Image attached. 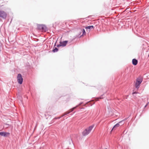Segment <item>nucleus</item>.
I'll list each match as a JSON object with an SVG mask.
<instances>
[{
  "mask_svg": "<svg viewBox=\"0 0 149 149\" xmlns=\"http://www.w3.org/2000/svg\"><path fill=\"white\" fill-rule=\"evenodd\" d=\"M143 80V78L141 76L139 77L136 79L135 86V88L137 90L139 88Z\"/></svg>",
  "mask_w": 149,
  "mask_h": 149,
  "instance_id": "obj_1",
  "label": "nucleus"
},
{
  "mask_svg": "<svg viewBox=\"0 0 149 149\" xmlns=\"http://www.w3.org/2000/svg\"><path fill=\"white\" fill-rule=\"evenodd\" d=\"M94 126V125L93 124L88 127L86 128L82 132V135L83 136H85L88 135L91 132Z\"/></svg>",
  "mask_w": 149,
  "mask_h": 149,
  "instance_id": "obj_2",
  "label": "nucleus"
},
{
  "mask_svg": "<svg viewBox=\"0 0 149 149\" xmlns=\"http://www.w3.org/2000/svg\"><path fill=\"white\" fill-rule=\"evenodd\" d=\"M17 79L18 84H22L23 79L21 74L19 73L17 74Z\"/></svg>",
  "mask_w": 149,
  "mask_h": 149,
  "instance_id": "obj_3",
  "label": "nucleus"
},
{
  "mask_svg": "<svg viewBox=\"0 0 149 149\" xmlns=\"http://www.w3.org/2000/svg\"><path fill=\"white\" fill-rule=\"evenodd\" d=\"M7 16V14L5 11L0 10V17L3 19H6Z\"/></svg>",
  "mask_w": 149,
  "mask_h": 149,
  "instance_id": "obj_4",
  "label": "nucleus"
},
{
  "mask_svg": "<svg viewBox=\"0 0 149 149\" xmlns=\"http://www.w3.org/2000/svg\"><path fill=\"white\" fill-rule=\"evenodd\" d=\"M82 103H83L82 102H81L78 105H77L76 106L74 107H73V108L70 109L68 111L65 112L64 113V114H63L64 115V116L68 114H69L70 112L73 111L74 110V109H75L76 108H77L78 107V106H80L82 104Z\"/></svg>",
  "mask_w": 149,
  "mask_h": 149,
  "instance_id": "obj_5",
  "label": "nucleus"
},
{
  "mask_svg": "<svg viewBox=\"0 0 149 149\" xmlns=\"http://www.w3.org/2000/svg\"><path fill=\"white\" fill-rule=\"evenodd\" d=\"M82 103H83L82 102H81L78 105H77L76 106L74 107H73V108L70 109L68 111L65 112L64 113V114H63L64 115V116L68 114H69L70 112L73 111L74 110V109H75L76 108H77L78 107V106H80L82 104Z\"/></svg>",
  "mask_w": 149,
  "mask_h": 149,
  "instance_id": "obj_6",
  "label": "nucleus"
},
{
  "mask_svg": "<svg viewBox=\"0 0 149 149\" xmlns=\"http://www.w3.org/2000/svg\"><path fill=\"white\" fill-rule=\"evenodd\" d=\"M0 135L1 136L5 137H9L10 135V133L8 132H0Z\"/></svg>",
  "mask_w": 149,
  "mask_h": 149,
  "instance_id": "obj_7",
  "label": "nucleus"
},
{
  "mask_svg": "<svg viewBox=\"0 0 149 149\" xmlns=\"http://www.w3.org/2000/svg\"><path fill=\"white\" fill-rule=\"evenodd\" d=\"M41 28V30L44 32H46L48 30L47 28L45 25L42 24Z\"/></svg>",
  "mask_w": 149,
  "mask_h": 149,
  "instance_id": "obj_8",
  "label": "nucleus"
},
{
  "mask_svg": "<svg viewBox=\"0 0 149 149\" xmlns=\"http://www.w3.org/2000/svg\"><path fill=\"white\" fill-rule=\"evenodd\" d=\"M68 41L67 40H65L62 42L61 41L60 42L61 44L62 47H64L66 46L67 44Z\"/></svg>",
  "mask_w": 149,
  "mask_h": 149,
  "instance_id": "obj_9",
  "label": "nucleus"
},
{
  "mask_svg": "<svg viewBox=\"0 0 149 149\" xmlns=\"http://www.w3.org/2000/svg\"><path fill=\"white\" fill-rule=\"evenodd\" d=\"M120 125L119 123H116L113 126L111 132L113 130H115L116 128L118 127Z\"/></svg>",
  "mask_w": 149,
  "mask_h": 149,
  "instance_id": "obj_10",
  "label": "nucleus"
},
{
  "mask_svg": "<svg viewBox=\"0 0 149 149\" xmlns=\"http://www.w3.org/2000/svg\"><path fill=\"white\" fill-rule=\"evenodd\" d=\"M138 61L135 58H134L132 60V63L133 65H136L138 63Z\"/></svg>",
  "mask_w": 149,
  "mask_h": 149,
  "instance_id": "obj_11",
  "label": "nucleus"
},
{
  "mask_svg": "<svg viewBox=\"0 0 149 149\" xmlns=\"http://www.w3.org/2000/svg\"><path fill=\"white\" fill-rule=\"evenodd\" d=\"M80 33L82 32V34L80 36L81 37L84 35H86V32L85 29H81V31L80 32Z\"/></svg>",
  "mask_w": 149,
  "mask_h": 149,
  "instance_id": "obj_12",
  "label": "nucleus"
},
{
  "mask_svg": "<svg viewBox=\"0 0 149 149\" xmlns=\"http://www.w3.org/2000/svg\"><path fill=\"white\" fill-rule=\"evenodd\" d=\"M104 95L103 94L101 95L100 97H96L95 99V101H97L99 99H101L103 98V97H102L104 96Z\"/></svg>",
  "mask_w": 149,
  "mask_h": 149,
  "instance_id": "obj_13",
  "label": "nucleus"
},
{
  "mask_svg": "<svg viewBox=\"0 0 149 149\" xmlns=\"http://www.w3.org/2000/svg\"><path fill=\"white\" fill-rule=\"evenodd\" d=\"M94 28V26H93L91 25V26H86L85 27V28L86 29H90Z\"/></svg>",
  "mask_w": 149,
  "mask_h": 149,
  "instance_id": "obj_14",
  "label": "nucleus"
},
{
  "mask_svg": "<svg viewBox=\"0 0 149 149\" xmlns=\"http://www.w3.org/2000/svg\"><path fill=\"white\" fill-rule=\"evenodd\" d=\"M58 48H56V47H54L53 49L52 52H53L55 53L56 52H57L58 51Z\"/></svg>",
  "mask_w": 149,
  "mask_h": 149,
  "instance_id": "obj_15",
  "label": "nucleus"
},
{
  "mask_svg": "<svg viewBox=\"0 0 149 149\" xmlns=\"http://www.w3.org/2000/svg\"><path fill=\"white\" fill-rule=\"evenodd\" d=\"M124 120H121L120 122H119L118 123H119V125H122L124 124Z\"/></svg>",
  "mask_w": 149,
  "mask_h": 149,
  "instance_id": "obj_16",
  "label": "nucleus"
},
{
  "mask_svg": "<svg viewBox=\"0 0 149 149\" xmlns=\"http://www.w3.org/2000/svg\"><path fill=\"white\" fill-rule=\"evenodd\" d=\"M42 24H38L37 26V28L38 30H41V27L42 26Z\"/></svg>",
  "mask_w": 149,
  "mask_h": 149,
  "instance_id": "obj_17",
  "label": "nucleus"
},
{
  "mask_svg": "<svg viewBox=\"0 0 149 149\" xmlns=\"http://www.w3.org/2000/svg\"><path fill=\"white\" fill-rule=\"evenodd\" d=\"M4 124V126L6 127V128H8V127H9V126H10V125L9 124H8L7 123H5Z\"/></svg>",
  "mask_w": 149,
  "mask_h": 149,
  "instance_id": "obj_18",
  "label": "nucleus"
},
{
  "mask_svg": "<svg viewBox=\"0 0 149 149\" xmlns=\"http://www.w3.org/2000/svg\"><path fill=\"white\" fill-rule=\"evenodd\" d=\"M139 93L138 92H137L136 91H133L132 93V95H133V96H135L134 95L135 94H137V93Z\"/></svg>",
  "mask_w": 149,
  "mask_h": 149,
  "instance_id": "obj_19",
  "label": "nucleus"
},
{
  "mask_svg": "<svg viewBox=\"0 0 149 149\" xmlns=\"http://www.w3.org/2000/svg\"><path fill=\"white\" fill-rule=\"evenodd\" d=\"M2 44L1 43V41L0 40V50L1 51V48L2 47Z\"/></svg>",
  "mask_w": 149,
  "mask_h": 149,
  "instance_id": "obj_20",
  "label": "nucleus"
},
{
  "mask_svg": "<svg viewBox=\"0 0 149 149\" xmlns=\"http://www.w3.org/2000/svg\"><path fill=\"white\" fill-rule=\"evenodd\" d=\"M62 46L60 42V44H58L57 45V47H60Z\"/></svg>",
  "mask_w": 149,
  "mask_h": 149,
  "instance_id": "obj_21",
  "label": "nucleus"
},
{
  "mask_svg": "<svg viewBox=\"0 0 149 149\" xmlns=\"http://www.w3.org/2000/svg\"><path fill=\"white\" fill-rule=\"evenodd\" d=\"M61 118V117H55L54 118V119H60Z\"/></svg>",
  "mask_w": 149,
  "mask_h": 149,
  "instance_id": "obj_22",
  "label": "nucleus"
},
{
  "mask_svg": "<svg viewBox=\"0 0 149 149\" xmlns=\"http://www.w3.org/2000/svg\"><path fill=\"white\" fill-rule=\"evenodd\" d=\"M55 119H54V118H53V120H52L51 121V123H53L55 121Z\"/></svg>",
  "mask_w": 149,
  "mask_h": 149,
  "instance_id": "obj_23",
  "label": "nucleus"
},
{
  "mask_svg": "<svg viewBox=\"0 0 149 149\" xmlns=\"http://www.w3.org/2000/svg\"><path fill=\"white\" fill-rule=\"evenodd\" d=\"M149 103V102H148L145 105V107H146L147 106V105H148V104Z\"/></svg>",
  "mask_w": 149,
  "mask_h": 149,
  "instance_id": "obj_24",
  "label": "nucleus"
},
{
  "mask_svg": "<svg viewBox=\"0 0 149 149\" xmlns=\"http://www.w3.org/2000/svg\"><path fill=\"white\" fill-rule=\"evenodd\" d=\"M129 117H128L127 118H126L125 119H124L123 120H124V121L126 120H127L128 118Z\"/></svg>",
  "mask_w": 149,
  "mask_h": 149,
  "instance_id": "obj_25",
  "label": "nucleus"
},
{
  "mask_svg": "<svg viewBox=\"0 0 149 149\" xmlns=\"http://www.w3.org/2000/svg\"><path fill=\"white\" fill-rule=\"evenodd\" d=\"M51 118V116H49L47 118V119H48L49 118Z\"/></svg>",
  "mask_w": 149,
  "mask_h": 149,
  "instance_id": "obj_26",
  "label": "nucleus"
},
{
  "mask_svg": "<svg viewBox=\"0 0 149 149\" xmlns=\"http://www.w3.org/2000/svg\"><path fill=\"white\" fill-rule=\"evenodd\" d=\"M64 116V114H63L62 116H60V117H61V118H62V117H63Z\"/></svg>",
  "mask_w": 149,
  "mask_h": 149,
  "instance_id": "obj_27",
  "label": "nucleus"
},
{
  "mask_svg": "<svg viewBox=\"0 0 149 149\" xmlns=\"http://www.w3.org/2000/svg\"><path fill=\"white\" fill-rule=\"evenodd\" d=\"M84 109V108H81V109Z\"/></svg>",
  "mask_w": 149,
  "mask_h": 149,
  "instance_id": "obj_28",
  "label": "nucleus"
},
{
  "mask_svg": "<svg viewBox=\"0 0 149 149\" xmlns=\"http://www.w3.org/2000/svg\"><path fill=\"white\" fill-rule=\"evenodd\" d=\"M124 132H125V131H124L123 133H124Z\"/></svg>",
  "mask_w": 149,
  "mask_h": 149,
  "instance_id": "obj_29",
  "label": "nucleus"
},
{
  "mask_svg": "<svg viewBox=\"0 0 149 149\" xmlns=\"http://www.w3.org/2000/svg\"><path fill=\"white\" fill-rule=\"evenodd\" d=\"M124 132H125V131H124L123 133H124Z\"/></svg>",
  "mask_w": 149,
  "mask_h": 149,
  "instance_id": "obj_30",
  "label": "nucleus"
}]
</instances>
